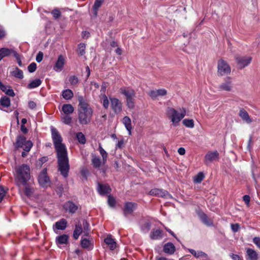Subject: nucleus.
I'll return each mask as SVG.
<instances>
[{
  "label": "nucleus",
  "instance_id": "nucleus-16",
  "mask_svg": "<svg viewBox=\"0 0 260 260\" xmlns=\"http://www.w3.org/2000/svg\"><path fill=\"white\" fill-rule=\"evenodd\" d=\"M63 207L66 211L72 214L75 213L78 210V206L71 201L66 202Z\"/></svg>",
  "mask_w": 260,
  "mask_h": 260
},
{
  "label": "nucleus",
  "instance_id": "nucleus-15",
  "mask_svg": "<svg viewBox=\"0 0 260 260\" xmlns=\"http://www.w3.org/2000/svg\"><path fill=\"white\" fill-rule=\"evenodd\" d=\"M218 157L219 153L217 151L215 150L214 151H209L205 156V163L207 165L213 160L218 158Z\"/></svg>",
  "mask_w": 260,
  "mask_h": 260
},
{
  "label": "nucleus",
  "instance_id": "nucleus-31",
  "mask_svg": "<svg viewBox=\"0 0 260 260\" xmlns=\"http://www.w3.org/2000/svg\"><path fill=\"white\" fill-rule=\"evenodd\" d=\"M62 111L66 115H70L73 113L74 108L71 104H64L62 107Z\"/></svg>",
  "mask_w": 260,
  "mask_h": 260
},
{
  "label": "nucleus",
  "instance_id": "nucleus-47",
  "mask_svg": "<svg viewBox=\"0 0 260 260\" xmlns=\"http://www.w3.org/2000/svg\"><path fill=\"white\" fill-rule=\"evenodd\" d=\"M151 223L149 221L145 222L141 227L142 231L144 233H147L150 229Z\"/></svg>",
  "mask_w": 260,
  "mask_h": 260
},
{
  "label": "nucleus",
  "instance_id": "nucleus-63",
  "mask_svg": "<svg viewBox=\"0 0 260 260\" xmlns=\"http://www.w3.org/2000/svg\"><path fill=\"white\" fill-rule=\"evenodd\" d=\"M123 143L124 142L123 140H119L116 144V148L121 149L123 146Z\"/></svg>",
  "mask_w": 260,
  "mask_h": 260
},
{
  "label": "nucleus",
  "instance_id": "nucleus-7",
  "mask_svg": "<svg viewBox=\"0 0 260 260\" xmlns=\"http://www.w3.org/2000/svg\"><path fill=\"white\" fill-rule=\"evenodd\" d=\"M231 68L228 62L221 58L217 62V74L222 76L231 73Z\"/></svg>",
  "mask_w": 260,
  "mask_h": 260
},
{
  "label": "nucleus",
  "instance_id": "nucleus-3",
  "mask_svg": "<svg viewBox=\"0 0 260 260\" xmlns=\"http://www.w3.org/2000/svg\"><path fill=\"white\" fill-rule=\"evenodd\" d=\"M14 179L16 184L18 187L21 185H27L28 182L31 181L30 168L26 164H22L15 169Z\"/></svg>",
  "mask_w": 260,
  "mask_h": 260
},
{
  "label": "nucleus",
  "instance_id": "nucleus-51",
  "mask_svg": "<svg viewBox=\"0 0 260 260\" xmlns=\"http://www.w3.org/2000/svg\"><path fill=\"white\" fill-rule=\"evenodd\" d=\"M69 82L72 85H75L78 84L79 80L76 76H72L70 77Z\"/></svg>",
  "mask_w": 260,
  "mask_h": 260
},
{
  "label": "nucleus",
  "instance_id": "nucleus-9",
  "mask_svg": "<svg viewBox=\"0 0 260 260\" xmlns=\"http://www.w3.org/2000/svg\"><path fill=\"white\" fill-rule=\"evenodd\" d=\"M252 59V57L246 56H237L235 58L239 68L240 69L248 66L250 63Z\"/></svg>",
  "mask_w": 260,
  "mask_h": 260
},
{
  "label": "nucleus",
  "instance_id": "nucleus-59",
  "mask_svg": "<svg viewBox=\"0 0 260 260\" xmlns=\"http://www.w3.org/2000/svg\"><path fill=\"white\" fill-rule=\"evenodd\" d=\"M14 56L16 58L19 66L21 67L22 66V63L20 58L19 54L16 52H14Z\"/></svg>",
  "mask_w": 260,
  "mask_h": 260
},
{
  "label": "nucleus",
  "instance_id": "nucleus-22",
  "mask_svg": "<svg viewBox=\"0 0 260 260\" xmlns=\"http://www.w3.org/2000/svg\"><path fill=\"white\" fill-rule=\"evenodd\" d=\"M16 51L12 49L2 48L0 49V61L5 57L9 56L12 54H14Z\"/></svg>",
  "mask_w": 260,
  "mask_h": 260
},
{
  "label": "nucleus",
  "instance_id": "nucleus-23",
  "mask_svg": "<svg viewBox=\"0 0 260 260\" xmlns=\"http://www.w3.org/2000/svg\"><path fill=\"white\" fill-rule=\"evenodd\" d=\"M188 251L191 254H192L196 258L202 257L204 258L205 260H207L208 258V255L205 252L202 251H196L195 250L193 249H189Z\"/></svg>",
  "mask_w": 260,
  "mask_h": 260
},
{
  "label": "nucleus",
  "instance_id": "nucleus-61",
  "mask_svg": "<svg viewBox=\"0 0 260 260\" xmlns=\"http://www.w3.org/2000/svg\"><path fill=\"white\" fill-rule=\"evenodd\" d=\"M243 201L245 202V204L249 206V204L250 200V198L248 195H244L243 197Z\"/></svg>",
  "mask_w": 260,
  "mask_h": 260
},
{
  "label": "nucleus",
  "instance_id": "nucleus-53",
  "mask_svg": "<svg viewBox=\"0 0 260 260\" xmlns=\"http://www.w3.org/2000/svg\"><path fill=\"white\" fill-rule=\"evenodd\" d=\"M231 229L233 232L236 233L240 229V224L239 223L231 224Z\"/></svg>",
  "mask_w": 260,
  "mask_h": 260
},
{
  "label": "nucleus",
  "instance_id": "nucleus-2",
  "mask_svg": "<svg viewBox=\"0 0 260 260\" xmlns=\"http://www.w3.org/2000/svg\"><path fill=\"white\" fill-rule=\"evenodd\" d=\"M79 107L78 109V120L80 124L86 125L90 122L93 111L82 96L78 98Z\"/></svg>",
  "mask_w": 260,
  "mask_h": 260
},
{
  "label": "nucleus",
  "instance_id": "nucleus-49",
  "mask_svg": "<svg viewBox=\"0 0 260 260\" xmlns=\"http://www.w3.org/2000/svg\"><path fill=\"white\" fill-rule=\"evenodd\" d=\"M54 19H56L59 18L61 16V12L58 9H54L51 12Z\"/></svg>",
  "mask_w": 260,
  "mask_h": 260
},
{
  "label": "nucleus",
  "instance_id": "nucleus-10",
  "mask_svg": "<svg viewBox=\"0 0 260 260\" xmlns=\"http://www.w3.org/2000/svg\"><path fill=\"white\" fill-rule=\"evenodd\" d=\"M148 194L165 198H168L171 196V194L168 191L159 188H153L151 189Z\"/></svg>",
  "mask_w": 260,
  "mask_h": 260
},
{
  "label": "nucleus",
  "instance_id": "nucleus-57",
  "mask_svg": "<svg viewBox=\"0 0 260 260\" xmlns=\"http://www.w3.org/2000/svg\"><path fill=\"white\" fill-rule=\"evenodd\" d=\"M253 242L260 249V237H255L253 238Z\"/></svg>",
  "mask_w": 260,
  "mask_h": 260
},
{
  "label": "nucleus",
  "instance_id": "nucleus-6",
  "mask_svg": "<svg viewBox=\"0 0 260 260\" xmlns=\"http://www.w3.org/2000/svg\"><path fill=\"white\" fill-rule=\"evenodd\" d=\"M33 144L30 140H26V137L21 135L19 134L16 139V142L14 143L15 148H22L24 151L29 152L32 148Z\"/></svg>",
  "mask_w": 260,
  "mask_h": 260
},
{
  "label": "nucleus",
  "instance_id": "nucleus-29",
  "mask_svg": "<svg viewBox=\"0 0 260 260\" xmlns=\"http://www.w3.org/2000/svg\"><path fill=\"white\" fill-rule=\"evenodd\" d=\"M150 237L152 240H157L162 237V232L161 230L157 229L155 231H151Z\"/></svg>",
  "mask_w": 260,
  "mask_h": 260
},
{
  "label": "nucleus",
  "instance_id": "nucleus-17",
  "mask_svg": "<svg viewBox=\"0 0 260 260\" xmlns=\"http://www.w3.org/2000/svg\"><path fill=\"white\" fill-rule=\"evenodd\" d=\"M176 251L175 245L171 242L166 243L163 246V252L169 255L173 254Z\"/></svg>",
  "mask_w": 260,
  "mask_h": 260
},
{
  "label": "nucleus",
  "instance_id": "nucleus-46",
  "mask_svg": "<svg viewBox=\"0 0 260 260\" xmlns=\"http://www.w3.org/2000/svg\"><path fill=\"white\" fill-rule=\"evenodd\" d=\"M204 178V175L202 172H200L194 178V182L196 183H201Z\"/></svg>",
  "mask_w": 260,
  "mask_h": 260
},
{
  "label": "nucleus",
  "instance_id": "nucleus-36",
  "mask_svg": "<svg viewBox=\"0 0 260 260\" xmlns=\"http://www.w3.org/2000/svg\"><path fill=\"white\" fill-rule=\"evenodd\" d=\"M11 74L12 76L17 78L21 79L23 78V71L19 69L18 67H16L15 68V70L11 72Z\"/></svg>",
  "mask_w": 260,
  "mask_h": 260
},
{
  "label": "nucleus",
  "instance_id": "nucleus-12",
  "mask_svg": "<svg viewBox=\"0 0 260 260\" xmlns=\"http://www.w3.org/2000/svg\"><path fill=\"white\" fill-rule=\"evenodd\" d=\"M218 88L220 90L231 91L233 89L232 78L230 77H226L224 82L219 85Z\"/></svg>",
  "mask_w": 260,
  "mask_h": 260
},
{
  "label": "nucleus",
  "instance_id": "nucleus-58",
  "mask_svg": "<svg viewBox=\"0 0 260 260\" xmlns=\"http://www.w3.org/2000/svg\"><path fill=\"white\" fill-rule=\"evenodd\" d=\"M149 95L153 100L158 96L156 90H151L149 93Z\"/></svg>",
  "mask_w": 260,
  "mask_h": 260
},
{
  "label": "nucleus",
  "instance_id": "nucleus-37",
  "mask_svg": "<svg viewBox=\"0 0 260 260\" xmlns=\"http://www.w3.org/2000/svg\"><path fill=\"white\" fill-rule=\"evenodd\" d=\"M81 245L84 249H91L92 248L91 241L86 238L81 240Z\"/></svg>",
  "mask_w": 260,
  "mask_h": 260
},
{
  "label": "nucleus",
  "instance_id": "nucleus-40",
  "mask_svg": "<svg viewBox=\"0 0 260 260\" xmlns=\"http://www.w3.org/2000/svg\"><path fill=\"white\" fill-rule=\"evenodd\" d=\"M76 138L81 144H84L86 143L85 135L81 132H78L76 134Z\"/></svg>",
  "mask_w": 260,
  "mask_h": 260
},
{
  "label": "nucleus",
  "instance_id": "nucleus-25",
  "mask_svg": "<svg viewBox=\"0 0 260 260\" xmlns=\"http://www.w3.org/2000/svg\"><path fill=\"white\" fill-rule=\"evenodd\" d=\"M239 115L242 119L247 123H250L252 122V120L250 118L248 112L244 109H240Z\"/></svg>",
  "mask_w": 260,
  "mask_h": 260
},
{
  "label": "nucleus",
  "instance_id": "nucleus-41",
  "mask_svg": "<svg viewBox=\"0 0 260 260\" xmlns=\"http://www.w3.org/2000/svg\"><path fill=\"white\" fill-rule=\"evenodd\" d=\"M99 150L102 156L103 163L105 164L107 161L108 154L107 152L102 148L101 144L99 145Z\"/></svg>",
  "mask_w": 260,
  "mask_h": 260
},
{
  "label": "nucleus",
  "instance_id": "nucleus-38",
  "mask_svg": "<svg viewBox=\"0 0 260 260\" xmlns=\"http://www.w3.org/2000/svg\"><path fill=\"white\" fill-rule=\"evenodd\" d=\"M62 95L64 99L68 100L73 97L74 94L71 89H68L62 91Z\"/></svg>",
  "mask_w": 260,
  "mask_h": 260
},
{
  "label": "nucleus",
  "instance_id": "nucleus-24",
  "mask_svg": "<svg viewBox=\"0 0 260 260\" xmlns=\"http://www.w3.org/2000/svg\"><path fill=\"white\" fill-rule=\"evenodd\" d=\"M83 232L82 225L79 222L75 225V228L73 232V238L77 240L78 239L80 235Z\"/></svg>",
  "mask_w": 260,
  "mask_h": 260
},
{
  "label": "nucleus",
  "instance_id": "nucleus-5",
  "mask_svg": "<svg viewBox=\"0 0 260 260\" xmlns=\"http://www.w3.org/2000/svg\"><path fill=\"white\" fill-rule=\"evenodd\" d=\"M180 113L174 108L172 107H168L166 110V114L167 116L171 119L174 126L178 125L179 122L186 115V110L182 108L180 109Z\"/></svg>",
  "mask_w": 260,
  "mask_h": 260
},
{
  "label": "nucleus",
  "instance_id": "nucleus-52",
  "mask_svg": "<svg viewBox=\"0 0 260 260\" xmlns=\"http://www.w3.org/2000/svg\"><path fill=\"white\" fill-rule=\"evenodd\" d=\"M27 69L30 73H33L37 69V64L35 62H32L28 66Z\"/></svg>",
  "mask_w": 260,
  "mask_h": 260
},
{
  "label": "nucleus",
  "instance_id": "nucleus-39",
  "mask_svg": "<svg viewBox=\"0 0 260 260\" xmlns=\"http://www.w3.org/2000/svg\"><path fill=\"white\" fill-rule=\"evenodd\" d=\"M104 0H95L93 6V10L94 11V15L96 16L98 14L99 9L102 6Z\"/></svg>",
  "mask_w": 260,
  "mask_h": 260
},
{
  "label": "nucleus",
  "instance_id": "nucleus-50",
  "mask_svg": "<svg viewBox=\"0 0 260 260\" xmlns=\"http://www.w3.org/2000/svg\"><path fill=\"white\" fill-rule=\"evenodd\" d=\"M102 103H103V107L106 109H107L109 107V101L108 99V98L107 96L106 95H104L103 96V99H102Z\"/></svg>",
  "mask_w": 260,
  "mask_h": 260
},
{
  "label": "nucleus",
  "instance_id": "nucleus-60",
  "mask_svg": "<svg viewBox=\"0 0 260 260\" xmlns=\"http://www.w3.org/2000/svg\"><path fill=\"white\" fill-rule=\"evenodd\" d=\"M28 107L30 109H35L36 108V106H37V105H36V103L35 102H34V101H29L28 103Z\"/></svg>",
  "mask_w": 260,
  "mask_h": 260
},
{
  "label": "nucleus",
  "instance_id": "nucleus-20",
  "mask_svg": "<svg viewBox=\"0 0 260 260\" xmlns=\"http://www.w3.org/2000/svg\"><path fill=\"white\" fill-rule=\"evenodd\" d=\"M64 64V58L61 55H59L54 67V69L55 71H61Z\"/></svg>",
  "mask_w": 260,
  "mask_h": 260
},
{
  "label": "nucleus",
  "instance_id": "nucleus-48",
  "mask_svg": "<svg viewBox=\"0 0 260 260\" xmlns=\"http://www.w3.org/2000/svg\"><path fill=\"white\" fill-rule=\"evenodd\" d=\"M108 205L111 207H114L116 205V200L115 198L111 194L108 197Z\"/></svg>",
  "mask_w": 260,
  "mask_h": 260
},
{
  "label": "nucleus",
  "instance_id": "nucleus-54",
  "mask_svg": "<svg viewBox=\"0 0 260 260\" xmlns=\"http://www.w3.org/2000/svg\"><path fill=\"white\" fill-rule=\"evenodd\" d=\"M6 191L2 186H0V203L2 201L5 196Z\"/></svg>",
  "mask_w": 260,
  "mask_h": 260
},
{
  "label": "nucleus",
  "instance_id": "nucleus-18",
  "mask_svg": "<svg viewBox=\"0 0 260 260\" xmlns=\"http://www.w3.org/2000/svg\"><path fill=\"white\" fill-rule=\"evenodd\" d=\"M32 180L28 182L27 185H21L24 187V194L27 197H30L34 193L35 189L32 186Z\"/></svg>",
  "mask_w": 260,
  "mask_h": 260
},
{
  "label": "nucleus",
  "instance_id": "nucleus-30",
  "mask_svg": "<svg viewBox=\"0 0 260 260\" xmlns=\"http://www.w3.org/2000/svg\"><path fill=\"white\" fill-rule=\"evenodd\" d=\"M82 222V223L81 224L82 225L83 233L84 235L85 236H88L90 231L89 224L85 219H83Z\"/></svg>",
  "mask_w": 260,
  "mask_h": 260
},
{
  "label": "nucleus",
  "instance_id": "nucleus-35",
  "mask_svg": "<svg viewBox=\"0 0 260 260\" xmlns=\"http://www.w3.org/2000/svg\"><path fill=\"white\" fill-rule=\"evenodd\" d=\"M42 83V81L40 79H36L29 83L27 88L28 89H32L39 86Z\"/></svg>",
  "mask_w": 260,
  "mask_h": 260
},
{
  "label": "nucleus",
  "instance_id": "nucleus-4",
  "mask_svg": "<svg viewBox=\"0 0 260 260\" xmlns=\"http://www.w3.org/2000/svg\"><path fill=\"white\" fill-rule=\"evenodd\" d=\"M120 93L125 98L126 105L129 109H134L135 107L136 92L129 87H123L119 89Z\"/></svg>",
  "mask_w": 260,
  "mask_h": 260
},
{
  "label": "nucleus",
  "instance_id": "nucleus-33",
  "mask_svg": "<svg viewBox=\"0 0 260 260\" xmlns=\"http://www.w3.org/2000/svg\"><path fill=\"white\" fill-rule=\"evenodd\" d=\"M69 236L67 235H62L57 236L56 238L57 244H63L68 242Z\"/></svg>",
  "mask_w": 260,
  "mask_h": 260
},
{
  "label": "nucleus",
  "instance_id": "nucleus-26",
  "mask_svg": "<svg viewBox=\"0 0 260 260\" xmlns=\"http://www.w3.org/2000/svg\"><path fill=\"white\" fill-rule=\"evenodd\" d=\"M122 122L124 125L126 130L128 132L129 135H131L132 127L131 118L128 116H125L123 118Z\"/></svg>",
  "mask_w": 260,
  "mask_h": 260
},
{
  "label": "nucleus",
  "instance_id": "nucleus-56",
  "mask_svg": "<svg viewBox=\"0 0 260 260\" xmlns=\"http://www.w3.org/2000/svg\"><path fill=\"white\" fill-rule=\"evenodd\" d=\"M43 58V53L42 52H39V53L37 54L36 58V60L38 62H40Z\"/></svg>",
  "mask_w": 260,
  "mask_h": 260
},
{
  "label": "nucleus",
  "instance_id": "nucleus-62",
  "mask_svg": "<svg viewBox=\"0 0 260 260\" xmlns=\"http://www.w3.org/2000/svg\"><path fill=\"white\" fill-rule=\"evenodd\" d=\"M6 94L11 96H14L15 93L12 89H8L5 91Z\"/></svg>",
  "mask_w": 260,
  "mask_h": 260
},
{
  "label": "nucleus",
  "instance_id": "nucleus-45",
  "mask_svg": "<svg viewBox=\"0 0 260 260\" xmlns=\"http://www.w3.org/2000/svg\"><path fill=\"white\" fill-rule=\"evenodd\" d=\"M62 121L66 124L70 125L72 123V118L69 115H66L61 118Z\"/></svg>",
  "mask_w": 260,
  "mask_h": 260
},
{
  "label": "nucleus",
  "instance_id": "nucleus-43",
  "mask_svg": "<svg viewBox=\"0 0 260 260\" xmlns=\"http://www.w3.org/2000/svg\"><path fill=\"white\" fill-rule=\"evenodd\" d=\"M182 123L187 127L193 128L194 127V121L192 119H185L183 120Z\"/></svg>",
  "mask_w": 260,
  "mask_h": 260
},
{
  "label": "nucleus",
  "instance_id": "nucleus-8",
  "mask_svg": "<svg viewBox=\"0 0 260 260\" xmlns=\"http://www.w3.org/2000/svg\"><path fill=\"white\" fill-rule=\"evenodd\" d=\"M39 184L43 187H47L50 185V180L47 175V169H44L38 176Z\"/></svg>",
  "mask_w": 260,
  "mask_h": 260
},
{
  "label": "nucleus",
  "instance_id": "nucleus-28",
  "mask_svg": "<svg viewBox=\"0 0 260 260\" xmlns=\"http://www.w3.org/2000/svg\"><path fill=\"white\" fill-rule=\"evenodd\" d=\"M105 242L109 246L110 250H113L116 248V243L111 235L105 239Z\"/></svg>",
  "mask_w": 260,
  "mask_h": 260
},
{
  "label": "nucleus",
  "instance_id": "nucleus-55",
  "mask_svg": "<svg viewBox=\"0 0 260 260\" xmlns=\"http://www.w3.org/2000/svg\"><path fill=\"white\" fill-rule=\"evenodd\" d=\"M157 95L158 96H164L167 94V90L165 89H159L156 90Z\"/></svg>",
  "mask_w": 260,
  "mask_h": 260
},
{
  "label": "nucleus",
  "instance_id": "nucleus-32",
  "mask_svg": "<svg viewBox=\"0 0 260 260\" xmlns=\"http://www.w3.org/2000/svg\"><path fill=\"white\" fill-rule=\"evenodd\" d=\"M200 219L205 224L208 226H212L213 222L211 221V220L208 217L207 215L204 213H202L199 215Z\"/></svg>",
  "mask_w": 260,
  "mask_h": 260
},
{
  "label": "nucleus",
  "instance_id": "nucleus-1",
  "mask_svg": "<svg viewBox=\"0 0 260 260\" xmlns=\"http://www.w3.org/2000/svg\"><path fill=\"white\" fill-rule=\"evenodd\" d=\"M51 137L56 154L57 170L64 178L69 176L70 169L67 148L62 143V138L58 130L51 127Z\"/></svg>",
  "mask_w": 260,
  "mask_h": 260
},
{
  "label": "nucleus",
  "instance_id": "nucleus-27",
  "mask_svg": "<svg viewBox=\"0 0 260 260\" xmlns=\"http://www.w3.org/2000/svg\"><path fill=\"white\" fill-rule=\"evenodd\" d=\"M11 101L9 98L4 96L0 99V109L3 110V108H8L10 106Z\"/></svg>",
  "mask_w": 260,
  "mask_h": 260
},
{
  "label": "nucleus",
  "instance_id": "nucleus-19",
  "mask_svg": "<svg viewBox=\"0 0 260 260\" xmlns=\"http://www.w3.org/2000/svg\"><path fill=\"white\" fill-rule=\"evenodd\" d=\"M67 223L68 222L67 220L64 218H62L55 222V224L53 225V230L54 231L55 229L64 230L67 228Z\"/></svg>",
  "mask_w": 260,
  "mask_h": 260
},
{
  "label": "nucleus",
  "instance_id": "nucleus-13",
  "mask_svg": "<svg viewBox=\"0 0 260 260\" xmlns=\"http://www.w3.org/2000/svg\"><path fill=\"white\" fill-rule=\"evenodd\" d=\"M137 207V204L134 202H127L125 203L123 209V214L127 217L128 214H132Z\"/></svg>",
  "mask_w": 260,
  "mask_h": 260
},
{
  "label": "nucleus",
  "instance_id": "nucleus-14",
  "mask_svg": "<svg viewBox=\"0 0 260 260\" xmlns=\"http://www.w3.org/2000/svg\"><path fill=\"white\" fill-rule=\"evenodd\" d=\"M97 191L100 195L104 196L111 191V188L108 184L98 183Z\"/></svg>",
  "mask_w": 260,
  "mask_h": 260
},
{
  "label": "nucleus",
  "instance_id": "nucleus-11",
  "mask_svg": "<svg viewBox=\"0 0 260 260\" xmlns=\"http://www.w3.org/2000/svg\"><path fill=\"white\" fill-rule=\"evenodd\" d=\"M111 108L116 114H118L122 111V103L117 98H111L110 99Z\"/></svg>",
  "mask_w": 260,
  "mask_h": 260
},
{
  "label": "nucleus",
  "instance_id": "nucleus-42",
  "mask_svg": "<svg viewBox=\"0 0 260 260\" xmlns=\"http://www.w3.org/2000/svg\"><path fill=\"white\" fill-rule=\"evenodd\" d=\"M78 54L82 56L85 53V44L84 43H80L78 47Z\"/></svg>",
  "mask_w": 260,
  "mask_h": 260
},
{
  "label": "nucleus",
  "instance_id": "nucleus-64",
  "mask_svg": "<svg viewBox=\"0 0 260 260\" xmlns=\"http://www.w3.org/2000/svg\"><path fill=\"white\" fill-rule=\"evenodd\" d=\"M231 257L233 260H242V259L240 257V256L237 254H233L231 255Z\"/></svg>",
  "mask_w": 260,
  "mask_h": 260
},
{
  "label": "nucleus",
  "instance_id": "nucleus-21",
  "mask_svg": "<svg viewBox=\"0 0 260 260\" xmlns=\"http://www.w3.org/2000/svg\"><path fill=\"white\" fill-rule=\"evenodd\" d=\"M246 259L247 260H257L258 254L254 250L250 248L246 249Z\"/></svg>",
  "mask_w": 260,
  "mask_h": 260
},
{
  "label": "nucleus",
  "instance_id": "nucleus-44",
  "mask_svg": "<svg viewBox=\"0 0 260 260\" xmlns=\"http://www.w3.org/2000/svg\"><path fill=\"white\" fill-rule=\"evenodd\" d=\"M48 160V157L43 156L39 158L36 162V166L37 167L41 168L43 164Z\"/></svg>",
  "mask_w": 260,
  "mask_h": 260
},
{
  "label": "nucleus",
  "instance_id": "nucleus-34",
  "mask_svg": "<svg viewBox=\"0 0 260 260\" xmlns=\"http://www.w3.org/2000/svg\"><path fill=\"white\" fill-rule=\"evenodd\" d=\"M91 163L95 168H99L102 164V161L100 157L94 155H92Z\"/></svg>",
  "mask_w": 260,
  "mask_h": 260
}]
</instances>
